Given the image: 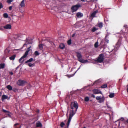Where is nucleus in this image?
Wrapping results in <instances>:
<instances>
[{"instance_id":"55","label":"nucleus","mask_w":128,"mask_h":128,"mask_svg":"<svg viewBox=\"0 0 128 128\" xmlns=\"http://www.w3.org/2000/svg\"><path fill=\"white\" fill-rule=\"evenodd\" d=\"M13 91H14V92H16V90H13Z\"/></svg>"},{"instance_id":"10","label":"nucleus","mask_w":128,"mask_h":128,"mask_svg":"<svg viewBox=\"0 0 128 128\" xmlns=\"http://www.w3.org/2000/svg\"><path fill=\"white\" fill-rule=\"evenodd\" d=\"M79 61L81 62L84 63H85L86 62H88V63H90L91 62H89L86 60H84L83 59H80L79 60Z\"/></svg>"},{"instance_id":"60","label":"nucleus","mask_w":128,"mask_h":128,"mask_svg":"<svg viewBox=\"0 0 128 128\" xmlns=\"http://www.w3.org/2000/svg\"><path fill=\"white\" fill-rule=\"evenodd\" d=\"M26 45V44H24V45Z\"/></svg>"},{"instance_id":"53","label":"nucleus","mask_w":128,"mask_h":128,"mask_svg":"<svg viewBox=\"0 0 128 128\" xmlns=\"http://www.w3.org/2000/svg\"><path fill=\"white\" fill-rule=\"evenodd\" d=\"M74 34H73V35H72V36H73H73H74Z\"/></svg>"},{"instance_id":"38","label":"nucleus","mask_w":128,"mask_h":128,"mask_svg":"<svg viewBox=\"0 0 128 128\" xmlns=\"http://www.w3.org/2000/svg\"><path fill=\"white\" fill-rule=\"evenodd\" d=\"M107 87V85L106 84H104L102 85L101 86V88H105Z\"/></svg>"},{"instance_id":"57","label":"nucleus","mask_w":128,"mask_h":128,"mask_svg":"<svg viewBox=\"0 0 128 128\" xmlns=\"http://www.w3.org/2000/svg\"><path fill=\"white\" fill-rule=\"evenodd\" d=\"M127 87H128V85H127Z\"/></svg>"},{"instance_id":"41","label":"nucleus","mask_w":128,"mask_h":128,"mask_svg":"<svg viewBox=\"0 0 128 128\" xmlns=\"http://www.w3.org/2000/svg\"><path fill=\"white\" fill-rule=\"evenodd\" d=\"M119 120H120L123 121L124 120V119L123 118H122L120 119Z\"/></svg>"},{"instance_id":"24","label":"nucleus","mask_w":128,"mask_h":128,"mask_svg":"<svg viewBox=\"0 0 128 128\" xmlns=\"http://www.w3.org/2000/svg\"><path fill=\"white\" fill-rule=\"evenodd\" d=\"M7 88L9 90H12V88L10 85H8L7 87Z\"/></svg>"},{"instance_id":"62","label":"nucleus","mask_w":128,"mask_h":128,"mask_svg":"<svg viewBox=\"0 0 128 128\" xmlns=\"http://www.w3.org/2000/svg\"><path fill=\"white\" fill-rule=\"evenodd\" d=\"M20 128V127L19 128Z\"/></svg>"},{"instance_id":"31","label":"nucleus","mask_w":128,"mask_h":128,"mask_svg":"<svg viewBox=\"0 0 128 128\" xmlns=\"http://www.w3.org/2000/svg\"><path fill=\"white\" fill-rule=\"evenodd\" d=\"M89 100V98L88 96H86L84 100L86 102L88 101Z\"/></svg>"},{"instance_id":"14","label":"nucleus","mask_w":128,"mask_h":128,"mask_svg":"<svg viewBox=\"0 0 128 128\" xmlns=\"http://www.w3.org/2000/svg\"><path fill=\"white\" fill-rule=\"evenodd\" d=\"M76 54L77 56L79 59V60L80 59H82V56L81 55L80 53L78 52H76Z\"/></svg>"},{"instance_id":"9","label":"nucleus","mask_w":128,"mask_h":128,"mask_svg":"<svg viewBox=\"0 0 128 128\" xmlns=\"http://www.w3.org/2000/svg\"><path fill=\"white\" fill-rule=\"evenodd\" d=\"M22 37V34L18 33L16 34V39H18V40H20Z\"/></svg>"},{"instance_id":"22","label":"nucleus","mask_w":128,"mask_h":128,"mask_svg":"<svg viewBox=\"0 0 128 128\" xmlns=\"http://www.w3.org/2000/svg\"><path fill=\"white\" fill-rule=\"evenodd\" d=\"M64 47L65 46L63 43H61L60 45V47L61 49H63Z\"/></svg>"},{"instance_id":"27","label":"nucleus","mask_w":128,"mask_h":128,"mask_svg":"<svg viewBox=\"0 0 128 128\" xmlns=\"http://www.w3.org/2000/svg\"><path fill=\"white\" fill-rule=\"evenodd\" d=\"M114 96V93H110L109 95V97L110 98H112Z\"/></svg>"},{"instance_id":"17","label":"nucleus","mask_w":128,"mask_h":128,"mask_svg":"<svg viewBox=\"0 0 128 128\" xmlns=\"http://www.w3.org/2000/svg\"><path fill=\"white\" fill-rule=\"evenodd\" d=\"M27 63V64H28L30 67H33L34 66V63L32 64L31 62H28Z\"/></svg>"},{"instance_id":"19","label":"nucleus","mask_w":128,"mask_h":128,"mask_svg":"<svg viewBox=\"0 0 128 128\" xmlns=\"http://www.w3.org/2000/svg\"><path fill=\"white\" fill-rule=\"evenodd\" d=\"M100 82H101V80L100 79H99V80H97L95 82H94L93 84L94 85L96 84H97L98 83H99Z\"/></svg>"},{"instance_id":"30","label":"nucleus","mask_w":128,"mask_h":128,"mask_svg":"<svg viewBox=\"0 0 128 128\" xmlns=\"http://www.w3.org/2000/svg\"><path fill=\"white\" fill-rule=\"evenodd\" d=\"M34 54L36 56H38L39 55V53L38 51H36L34 52Z\"/></svg>"},{"instance_id":"61","label":"nucleus","mask_w":128,"mask_h":128,"mask_svg":"<svg viewBox=\"0 0 128 128\" xmlns=\"http://www.w3.org/2000/svg\"><path fill=\"white\" fill-rule=\"evenodd\" d=\"M94 63H95V62H93Z\"/></svg>"},{"instance_id":"51","label":"nucleus","mask_w":128,"mask_h":128,"mask_svg":"<svg viewBox=\"0 0 128 128\" xmlns=\"http://www.w3.org/2000/svg\"><path fill=\"white\" fill-rule=\"evenodd\" d=\"M127 92H128V88L127 89Z\"/></svg>"},{"instance_id":"1","label":"nucleus","mask_w":128,"mask_h":128,"mask_svg":"<svg viewBox=\"0 0 128 128\" xmlns=\"http://www.w3.org/2000/svg\"><path fill=\"white\" fill-rule=\"evenodd\" d=\"M78 107L77 103L75 102H72L71 104V108L72 109V110H70V112L69 117L67 123V126L68 127L70 124V122L72 117L74 114L75 113L74 111L76 112Z\"/></svg>"},{"instance_id":"32","label":"nucleus","mask_w":128,"mask_h":128,"mask_svg":"<svg viewBox=\"0 0 128 128\" xmlns=\"http://www.w3.org/2000/svg\"><path fill=\"white\" fill-rule=\"evenodd\" d=\"M120 42H118L116 45V46L118 47L119 46V47L120 46Z\"/></svg>"},{"instance_id":"25","label":"nucleus","mask_w":128,"mask_h":128,"mask_svg":"<svg viewBox=\"0 0 128 128\" xmlns=\"http://www.w3.org/2000/svg\"><path fill=\"white\" fill-rule=\"evenodd\" d=\"M33 60V59L32 58H30L29 60L26 61V63H28V62H32Z\"/></svg>"},{"instance_id":"45","label":"nucleus","mask_w":128,"mask_h":128,"mask_svg":"<svg viewBox=\"0 0 128 128\" xmlns=\"http://www.w3.org/2000/svg\"><path fill=\"white\" fill-rule=\"evenodd\" d=\"M10 74H11V75H12L13 74V73H12V72H10Z\"/></svg>"},{"instance_id":"3","label":"nucleus","mask_w":128,"mask_h":128,"mask_svg":"<svg viewBox=\"0 0 128 128\" xmlns=\"http://www.w3.org/2000/svg\"><path fill=\"white\" fill-rule=\"evenodd\" d=\"M104 59L103 54H100L98 58L95 60V61L101 63L103 62Z\"/></svg>"},{"instance_id":"56","label":"nucleus","mask_w":128,"mask_h":128,"mask_svg":"<svg viewBox=\"0 0 128 128\" xmlns=\"http://www.w3.org/2000/svg\"><path fill=\"white\" fill-rule=\"evenodd\" d=\"M124 69H125V70H126V68H124Z\"/></svg>"},{"instance_id":"35","label":"nucleus","mask_w":128,"mask_h":128,"mask_svg":"<svg viewBox=\"0 0 128 128\" xmlns=\"http://www.w3.org/2000/svg\"><path fill=\"white\" fill-rule=\"evenodd\" d=\"M68 45H70L71 44V40L70 39L68 41Z\"/></svg>"},{"instance_id":"48","label":"nucleus","mask_w":128,"mask_h":128,"mask_svg":"<svg viewBox=\"0 0 128 128\" xmlns=\"http://www.w3.org/2000/svg\"><path fill=\"white\" fill-rule=\"evenodd\" d=\"M16 126V123L14 124V126L15 127Z\"/></svg>"},{"instance_id":"5","label":"nucleus","mask_w":128,"mask_h":128,"mask_svg":"<svg viewBox=\"0 0 128 128\" xmlns=\"http://www.w3.org/2000/svg\"><path fill=\"white\" fill-rule=\"evenodd\" d=\"M81 6L80 4H77L73 6L71 8L72 10V12L76 11L78 9V8Z\"/></svg>"},{"instance_id":"21","label":"nucleus","mask_w":128,"mask_h":128,"mask_svg":"<svg viewBox=\"0 0 128 128\" xmlns=\"http://www.w3.org/2000/svg\"><path fill=\"white\" fill-rule=\"evenodd\" d=\"M8 98V97L5 95H4L2 96V100H3L4 99H6Z\"/></svg>"},{"instance_id":"11","label":"nucleus","mask_w":128,"mask_h":128,"mask_svg":"<svg viewBox=\"0 0 128 128\" xmlns=\"http://www.w3.org/2000/svg\"><path fill=\"white\" fill-rule=\"evenodd\" d=\"M83 16V14L81 12H78L76 14V16L78 18H80L82 17Z\"/></svg>"},{"instance_id":"36","label":"nucleus","mask_w":128,"mask_h":128,"mask_svg":"<svg viewBox=\"0 0 128 128\" xmlns=\"http://www.w3.org/2000/svg\"><path fill=\"white\" fill-rule=\"evenodd\" d=\"M13 1V0H7V2L8 4H10Z\"/></svg>"},{"instance_id":"46","label":"nucleus","mask_w":128,"mask_h":128,"mask_svg":"<svg viewBox=\"0 0 128 128\" xmlns=\"http://www.w3.org/2000/svg\"><path fill=\"white\" fill-rule=\"evenodd\" d=\"M2 92H0V96L2 95Z\"/></svg>"},{"instance_id":"20","label":"nucleus","mask_w":128,"mask_h":128,"mask_svg":"<svg viewBox=\"0 0 128 128\" xmlns=\"http://www.w3.org/2000/svg\"><path fill=\"white\" fill-rule=\"evenodd\" d=\"M5 64L4 63H1L0 64V69L4 68Z\"/></svg>"},{"instance_id":"59","label":"nucleus","mask_w":128,"mask_h":128,"mask_svg":"<svg viewBox=\"0 0 128 128\" xmlns=\"http://www.w3.org/2000/svg\"><path fill=\"white\" fill-rule=\"evenodd\" d=\"M83 128H86V127H84Z\"/></svg>"},{"instance_id":"28","label":"nucleus","mask_w":128,"mask_h":128,"mask_svg":"<svg viewBox=\"0 0 128 128\" xmlns=\"http://www.w3.org/2000/svg\"><path fill=\"white\" fill-rule=\"evenodd\" d=\"M98 29L97 28H96L95 27H94L92 28V31L94 32L95 31L97 30Z\"/></svg>"},{"instance_id":"7","label":"nucleus","mask_w":128,"mask_h":128,"mask_svg":"<svg viewBox=\"0 0 128 128\" xmlns=\"http://www.w3.org/2000/svg\"><path fill=\"white\" fill-rule=\"evenodd\" d=\"M95 94H102V93L101 91L98 89H95L93 90L92 91Z\"/></svg>"},{"instance_id":"18","label":"nucleus","mask_w":128,"mask_h":128,"mask_svg":"<svg viewBox=\"0 0 128 128\" xmlns=\"http://www.w3.org/2000/svg\"><path fill=\"white\" fill-rule=\"evenodd\" d=\"M98 12L97 11H95L94 12H93L91 15V16L92 17H94L95 16V15Z\"/></svg>"},{"instance_id":"39","label":"nucleus","mask_w":128,"mask_h":128,"mask_svg":"<svg viewBox=\"0 0 128 128\" xmlns=\"http://www.w3.org/2000/svg\"><path fill=\"white\" fill-rule=\"evenodd\" d=\"M3 7V6L2 3L0 2V9L2 8Z\"/></svg>"},{"instance_id":"52","label":"nucleus","mask_w":128,"mask_h":128,"mask_svg":"<svg viewBox=\"0 0 128 128\" xmlns=\"http://www.w3.org/2000/svg\"><path fill=\"white\" fill-rule=\"evenodd\" d=\"M18 124H16V128H17V126L18 125Z\"/></svg>"},{"instance_id":"47","label":"nucleus","mask_w":128,"mask_h":128,"mask_svg":"<svg viewBox=\"0 0 128 128\" xmlns=\"http://www.w3.org/2000/svg\"><path fill=\"white\" fill-rule=\"evenodd\" d=\"M86 0H81V1L82 2H85L86 1Z\"/></svg>"},{"instance_id":"2","label":"nucleus","mask_w":128,"mask_h":128,"mask_svg":"<svg viewBox=\"0 0 128 128\" xmlns=\"http://www.w3.org/2000/svg\"><path fill=\"white\" fill-rule=\"evenodd\" d=\"M30 48V47L28 48V50L19 59V61L20 62L22 63L24 62V58H26L28 55V53L30 51V50L29 49Z\"/></svg>"},{"instance_id":"50","label":"nucleus","mask_w":128,"mask_h":128,"mask_svg":"<svg viewBox=\"0 0 128 128\" xmlns=\"http://www.w3.org/2000/svg\"><path fill=\"white\" fill-rule=\"evenodd\" d=\"M126 122L128 123V119L127 120Z\"/></svg>"},{"instance_id":"13","label":"nucleus","mask_w":128,"mask_h":128,"mask_svg":"<svg viewBox=\"0 0 128 128\" xmlns=\"http://www.w3.org/2000/svg\"><path fill=\"white\" fill-rule=\"evenodd\" d=\"M4 28L5 29H10L11 28V26L10 24H8L4 26Z\"/></svg>"},{"instance_id":"58","label":"nucleus","mask_w":128,"mask_h":128,"mask_svg":"<svg viewBox=\"0 0 128 128\" xmlns=\"http://www.w3.org/2000/svg\"><path fill=\"white\" fill-rule=\"evenodd\" d=\"M2 128H5V127H3Z\"/></svg>"},{"instance_id":"6","label":"nucleus","mask_w":128,"mask_h":128,"mask_svg":"<svg viewBox=\"0 0 128 128\" xmlns=\"http://www.w3.org/2000/svg\"><path fill=\"white\" fill-rule=\"evenodd\" d=\"M26 83V82L25 81L20 80L18 81L17 84L18 85L21 86H24Z\"/></svg>"},{"instance_id":"37","label":"nucleus","mask_w":128,"mask_h":128,"mask_svg":"<svg viewBox=\"0 0 128 128\" xmlns=\"http://www.w3.org/2000/svg\"><path fill=\"white\" fill-rule=\"evenodd\" d=\"M43 44H40L39 45V47L40 49H42L43 47Z\"/></svg>"},{"instance_id":"34","label":"nucleus","mask_w":128,"mask_h":128,"mask_svg":"<svg viewBox=\"0 0 128 128\" xmlns=\"http://www.w3.org/2000/svg\"><path fill=\"white\" fill-rule=\"evenodd\" d=\"M64 124L63 122H62L60 124V126L61 127H63L64 126Z\"/></svg>"},{"instance_id":"12","label":"nucleus","mask_w":128,"mask_h":128,"mask_svg":"<svg viewBox=\"0 0 128 128\" xmlns=\"http://www.w3.org/2000/svg\"><path fill=\"white\" fill-rule=\"evenodd\" d=\"M23 8V7L20 6H19L18 7L19 11L22 14L23 13L24 11V9Z\"/></svg>"},{"instance_id":"40","label":"nucleus","mask_w":128,"mask_h":128,"mask_svg":"<svg viewBox=\"0 0 128 128\" xmlns=\"http://www.w3.org/2000/svg\"><path fill=\"white\" fill-rule=\"evenodd\" d=\"M2 111L3 112L5 113H7V112H8V111H7L6 110H4V109L2 110Z\"/></svg>"},{"instance_id":"42","label":"nucleus","mask_w":128,"mask_h":128,"mask_svg":"<svg viewBox=\"0 0 128 128\" xmlns=\"http://www.w3.org/2000/svg\"><path fill=\"white\" fill-rule=\"evenodd\" d=\"M106 36H106V38H105V40L107 42V43H108V40L107 39H106Z\"/></svg>"},{"instance_id":"4","label":"nucleus","mask_w":128,"mask_h":128,"mask_svg":"<svg viewBox=\"0 0 128 128\" xmlns=\"http://www.w3.org/2000/svg\"><path fill=\"white\" fill-rule=\"evenodd\" d=\"M96 98L97 100H99L98 102L100 103L103 102L105 100V98L103 96L102 97L100 96H97Z\"/></svg>"},{"instance_id":"49","label":"nucleus","mask_w":128,"mask_h":128,"mask_svg":"<svg viewBox=\"0 0 128 128\" xmlns=\"http://www.w3.org/2000/svg\"><path fill=\"white\" fill-rule=\"evenodd\" d=\"M126 25H124V27H126Z\"/></svg>"},{"instance_id":"44","label":"nucleus","mask_w":128,"mask_h":128,"mask_svg":"<svg viewBox=\"0 0 128 128\" xmlns=\"http://www.w3.org/2000/svg\"><path fill=\"white\" fill-rule=\"evenodd\" d=\"M92 97H93L94 98H95V96L93 94H92Z\"/></svg>"},{"instance_id":"54","label":"nucleus","mask_w":128,"mask_h":128,"mask_svg":"<svg viewBox=\"0 0 128 128\" xmlns=\"http://www.w3.org/2000/svg\"><path fill=\"white\" fill-rule=\"evenodd\" d=\"M120 122H119V124H119V126H120Z\"/></svg>"},{"instance_id":"33","label":"nucleus","mask_w":128,"mask_h":128,"mask_svg":"<svg viewBox=\"0 0 128 128\" xmlns=\"http://www.w3.org/2000/svg\"><path fill=\"white\" fill-rule=\"evenodd\" d=\"M4 16L5 18H7L8 17V14L7 13H4Z\"/></svg>"},{"instance_id":"43","label":"nucleus","mask_w":128,"mask_h":128,"mask_svg":"<svg viewBox=\"0 0 128 128\" xmlns=\"http://www.w3.org/2000/svg\"><path fill=\"white\" fill-rule=\"evenodd\" d=\"M12 6H10L9 8V9L10 10H12Z\"/></svg>"},{"instance_id":"15","label":"nucleus","mask_w":128,"mask_h":128,"mask_svg":"<svg viewBox=\"0 0 128 128\" xmlns=\"http://www.w3.org/2000/svg\"><path fill=\"white\" fill-rule=\"evenodd\" d=\"M42 125L41 123L39 121L37 122L36 124V126L37 127H42Z\"/></svg>"},{"instance_id":"26","label":"nucleus","mask_w":128,"mask_h":128,"mask_svg":"<svg viewBox=\"0 0 128 128\" xmlns=\"http://www.w3.org/2000/svg\"><path fill=\"white\" fill-rule=\"evenodd\" d=\"M98 24L100 28H101L103 26V24L102 22H98Z\"/></svg>"},{"instance_id":"23","label":"nucleus","mask_w":128,"mask_h":128,"mask_svg":"<svg viewBox=\"0 0 128 128\" xmlns=\"http://www.w3.org/2000/svg\"><path fill=\"white\" fill-rule=\"evenodd\" d=\"M80 66H81L78 68L77 70L75 72L74 74V75H68L67 76H68V78H70V77H72V76H74V74H75L76 72L80 68Z\"/></svg>"},{"instance_id":"16","label":"nucleus","mask_w":128,"mask_h":128,"mask_svg":"<svg viewBox=\"0 0 128 128\" xmlns=\"http://www.w3.org/2000/svg\"><path fill=\"white\" fill-rule=\"evenodd\" d=\"M16 54H14L13 56L10 57H9V59L12 60H14V59L16 57Z\"/></svg>"},{"instance_id":"8","label":"nucleus","mask_w":128,"mask_h":128,"mask_svg":"<svg viewBox=\"0 0 128 128\" xmlns=\"http://www.w3.org/2000/svg\"><path fill=\"white\" fill-rule=\"evenodd\" d=\"M20 6L24 7L25 6V0H23L20 3L19 6Z\"/></svg>"},{"instance_id":"29","label":"nucleus","mask_w":128,"mask_h":128,"mask_svg":"<svg viewBox=\"0 0 128 128\" xmlns=\"http://www.w3.org/2000/svg\"><path fill=\"white\" fill-rule=\"evenodd\" d=\"M98 41L96 42L94 44V47L96 48L98 47Z\"/></svg>"}]
</instances>
